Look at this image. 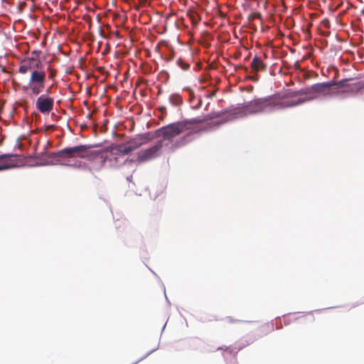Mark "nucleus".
<instances>
[{"label":"nucleus","mask_w":364,"mask_h":364,"mask_svg":"<svg viewBox=\"0 0 364 364\" xmlns=\"http://www.w3.org/2000/svg\"><path fill=\"white\" fill-rule=\"evenodd\" d=\"M305 102L304 99H296L294 96L273 95L265 97L254 99L248 102L244 103L242 107L234 109L231 112H227L220 114L223 119L217 123L215 126H219L229 120L233 119L237 114H255L261 113L266 110L274 109H285L294 107Z\"/></svg>","instance_id":"nucleus-1"},{"label":"nucleus","mask_w":364,"mask_h":364,"mask_svg":"<svg viewBox=\"0 0 364 364\" xmlns=\"http://www.w3.org/2000/svg\"><path fill=\"white\" fill-rule=\"evenodd\" d=\"M91 145L81 144L72 147H66L57 152L50 154L49 157L53 159L55 163L62 164L65 159L71 158H87L90 160H100V168L106 161L107 156H104L102 151H90Z\"/></svg>","instance_id":"nucleus-2"},{"label":"nucleus","mask_w":364,"mask_h":364,"mask_svg":"<svg viewBox=\"0 0 364 364\" xmlns=\"http://www.w3.org/2000/svg\"><path fill=\"white\" fill-rule=\"evenodd\" d=\"M220 117V114L212 113L203 117H198L190 119L176 122L157 129L156 134L157 136H162L164 140L169 141L186 131L193 130L194 125L196 124H202L214 118H219Z\"/></svg>","instance_id":"nucleus-3"},{"label":"nucleus","mask_w":364,"mask_h":364,"mask_svg":"<svg viewBox=\"0 0 364 364\" xmlns=\"http://www.w3.org/2000/svg\"><path fill=\"white\" fill-rule=\"evenodd\" d=\"M31 72L28 87L34 95L40 94L45 88L46 73L41 61H37L34 65H20L18 72L26 74Z\"/></svg>","instance_id":"nucleus-4"},{"label":"nucleus","mask_w":364,"mask_h":364,"mask_svg":"<svg viewBox=\"0 0 364 364\" xmlns=\"http://www.w3.org/2000/svg\"><path fill=\"white\" fill-rule=\"evenodd\" d=\"M163 146L162 140L158 141L153 146L146 149L145 150L139 151L136 154V160L137 164H143L151 161L156 157L159 156L161 154V150Z\"/></svg>","instance_id":"nucleus-5"},{"label":"nucleus","mask_w":364,"mask_h":364,"mask_svg":"<svg viewBox=\"0 0 364 364\" xmlns=\"http://www.w3.org/2000/svg\"><path fill=\"white\" fill-rule=\"evenodd\" d=\"M348 80H341L337 83H318L313 85L311 88L306 89L305 93H320L323 95H329L333 86L343 87Z\"/></svg>","instance_id":"nucleus-6"},{"label":"nucleus","mask_w":364,"mask_h":364,"mask_svg":"<svg viewBox=\"0 0 364 364\" xmlns=\"http://www.w3.org/2000/svg\"><path fill=\"white\" fill-rule=\"evenodd\" d=\"M54 101L52 97L42 95L38 97L36 102V109L41 113H49L53 110Z\"/></svg>","instance_id":"nucleus-7"},{"label":"nucleus","mask_w":364,"mask_h":364,"mask_svg":"<svg viewBox=\"0 0 364 364\" xmlns=\"http://www.w3.org/2000/svg\"><path fill=\"white\" fill-rule=\"evenodd\" d=\"M18 157L17 154H5L0 155V171L7 170L16 166L13 158Z\"/></svg>","instance_id":"nucleus-8"},{"label":"nucleus","mask_w":364,"mask_h":364,"mask_svg":"<svg viewBox=\"0 0 364 364\" xmlns=\"http://www.w3.org/2000/svg\"><path fill=\"white\" fill-rule=\"evenodd\" d=\"M250 65L252 73L254 74L252 76L250 77V79L254 82H257V73L260 71H264L267 68V66L261 60V58L257 55L254 57Z\"/></svg>","instance_id":"nucleus-9"},{"label":"nucleus","mask_w":364,"mask_h":364,"mask_svg":"<svg viewBox=\"0 0 364 364\" xmlns=\"http://www.w3.org/2000/svg\"><path fill=\"white\" fill-rule=\"evenodd\" d=\"M150 140L146 135L141 136L139 139H132L127 142V145L132 149V151L136 150L146 141Z\"/></svg>","instance_id":"nucleus-10"},{"label":"nucleus","mask_w":364,"mask_h":364,"mask_svg":"<svg viewBox=\"0 0 364 364\" xmlns=\"http://www.w3.org/2000/svg\"><path fill=\"white\" fill-rule=\"evenodd\" d=\"M187 17L189 18L193 26H196L200 21V17L196 12H190L187 14Z\"/></svg>","instance_id":"nucleus-11"},{"label":"nucleus","mask_w":364,"mask_h":364,"mask_svg":"<svg viewBox=\"0 0 364 364\" xmlns=\"http://www.w3.org/2000/svg\"><path fill=\"white\" fill-rule=\"evenodd\" d=\"M37 61H41L38 58H36L35 55H33V52L31 53V56L28 57L26 60H24L22 62L21 65H34Z\"/></svg>","instance_id":"nucleus-12"},{"label":"nucleus","mask_w":364,"mask_h":364,"mask_svg":"<svg viewBox=\"0 0 364 364\" xmlns=\"http://www.w3.org/2000/svg\"><path fill=\"white\" fill-rule=\"evenodd\" d=\"M169 100L171 103L175 106L181 105L183 102L182 98L178 95H171Z\"/></svg>","instance_id":"nucleus-13"},{"label":"nucleus","mask_w":364,"mask_h":364,"mask_svg":"<svg viewBox=\"0 0 364 364\" xmlns=\"http://www.w3.org/2000/svg\"><path fill=\"white\" fill-rule=\"evenodd\" d=\"M119 153L121 155H127L132 152V149L127 145V144H119Z\"/></svg>","instance_id":"nucleus-14"},{"label":"nucleus","mask_w":364,"mask_h":364,"mask_svg":"<svg viewBox=\"0 0 364 364\" xmlns=\"http://www.w3.org/2000/svg\"><path fill=\"white\" fill-rule=\"evenodd\" d=\"M119 144H112L109 146H108L105 151L110 152L112 154L114 155H121L119 153Z\"/></svg>","instance_id":"nucleus-15"},{"label":"nucleus","mask_w":364,"mask_h":364,"mask_svg":"<svg viewBox=\"0 0 364 364\" xmlns=\"http://www.w3.org/2000/svg\"><path fill=\"white\" fill-rule=\"evenodd\" d=\"M255 18H262V15L259 12L255 11L250 14L248 17L247 20L249 23H251Z\"/></svg>","instance_id":"nucleus-16"},{"label":"nucleus","mask_w":364,"mask_h":364,"mask_svg":"<svg viewBox=\"0 0 364 364\" xmlns=\"http://www.w3.org/2000/svg\"><path fill=\"white\" fill-rule=\"evenodd\" d=\"M33 55H35V58H38L39 60L45 58L43 53L39 50H33Z\"/></svg>","instance_id":"nucleus-17"},{"label":"nucleus","mask_w":364,"mask_h":364,"mask_svg":"<svg viewBox=\"0 0 364 364\" xmlns=\"http://www.w3.org/2000/svg\"><path fill=\"white\" fill-rule=\"evenodd\" d=\"M178 64L181 65L182 69L183 70H187L189 68V65L187 63H184L182 62L181 59L178 60Z\"/></svg>","instance_id":"nucleus-18"},{"label":"nucleus","mask_w":364,"mask_h":364,"mask_svg":"<svg viewBox=\"0 0 364 364\" xmlns=\"http://www.w3.org/2000/svg\"><path fill=\"white\" fill-rule=\"evenodd\" d=\"M55 75L56 72L51 69L50 70L49 79L53 80L55 77Z\"/></svg>","instance_id":"nucleus-19"},{"label":"nucleus","mask_w":364,"mask_h":364,"mask_svg":"<svg viewBox=\"0 0 364 364\" xmlns=\"http://www.w3.org/2000/svg\"><path fill=\"white\" fill-rule=\"evenodd\" d=\"M110 51V47H104V50L102 52V55H106Z\"/></svg>","instance_id":"nucleus-20"},{"label":"nucleus","mask_w":364,"mask_h":364,"mask_svg":"<svg viewBox=\"0 0 364 364\" xmlns=\"http://www.w3.org/2000/svg\"><path fill=\"white\" fill-rule=\"evenodd\" d=\"M143 52H144L145 55H146V57H148V58L151 57V53H150V51H149V49H147V48H144V49L143 50Z\"/></svg>","instance_id":"nucleus-21"},{"label":"nucleus","mask_w":364,"mask_h":364,"mask_svg":"<svg viewBox=\"0 0 364 364\" xmlns=\"http://www.w3.org/2000/svg\"><path fill=\"white\" fill-rule=\"evenodd\" d=\"M201 104H202V100L200 99L198 103L196 104V105L193 106V109H198L201 106Z\"/></svg>","instance_id":"nucleus-22"},{"label":"nucleus","mask_w":364,"mask_h":364,"mask_svg":"<svg viewBox=\"0 0 364 364\" xmlns=\"http://www.w3.org/2000/svg\"><path fill=\"white\" fill-rule=\"evenodd\" d=\"M159 110L161 111V113H164L166 112V107H161L159 108Z\"/></svg>","instance_id":"nucleus-23"},{"label":"nucleus","mask_w":364,"mask_h":364,"mask_svg":"<svg viewBox=\"0 0 364 364\" xmlns=\"http://www.w3.org/2000/svg\"><path fill=\"white\" fill-rule=\"evenodd\" d=\"M155 48V51L157 52V53H159V48L160 47H158V46H156L154 47Z\"/></svg>","instance_id":"nucleus-24"},{"label":"nucleus","mask_w":364,"mask_h":364,"mask_svg":"<svg viewBox=\"0 0 364 364\" xmlns=\"http://www.w3.org/2000/svg\"><path fill=\"white\" fill-rule=\"evenodd\" d=\"M290 49H291V51L292 53H294V52H295L294 49H293V48H292V47H290Z\"/></svg>","instance_id":"nucleus-25"},{"label":"nucleus","mask_w":364,"mask_h":364,"mask_svg":"<svg viewBox=\"0 0 364 364\" xmlns=\"http://www.w3.org/2000/svg\"><path fill=\"white\" fill-rule=\"evenodd\" d=\"M100 48H101L100 46H98V47L97 48V51H99V50H100Z\"/></svg>","instance_id":"nucleus-26"},{"label":"nucleus","mask_w":364,"mask_h":364,"mask_svg":"<svg viewBox=\"0 0 364 364\" xmlns=\"http://www.w3.org/2000/svg\"><path fill=\"white\" fill-rule=\"evenodd\" d=\"M326 22L328 23V20H326V22H325V21H323V24L326 25Z\"/></svg>","instance_id":"nucleus-27"},{"label":"nucleus","mask_w":364,"mask_h":364,"mask_svg":"<svg viewBox=\"0 0 364 364\" xmlns=\"http://www.w3.org/2000/svg\"><path fill=\"white\" fill-rule=\"evenodd\" d=\"M326 22L328 23V20H326V22H325V21H323V24L326 25Z\"/></svg>","instance_id":"nucleus-28"},{"label":"nucleus","mask_w":364,"mask_h":364,"mask_svg":"<svg viewBox=\"0 0 364 364\" xmlns=\"http://www.w3.org/2000/svg\"><path fill=\"white\" fill-rule=\"evenodd\" d=\"M170 52H171V53H173V49H172V47H171V49H170Z\"/></svg>","instance_id":"nucleus-29"},{"label":"nucleus","mask_w":364,"mask_h":364,"mask_svg":"<svg viewBox=\"0 0 364 364\" xmlns=\"http://www.w3.org/2000/svg\"><path fill=\"white\" fill-rule=\"evenodd\" d=\"M244 48H245L246 50H247L249 47L245 46Z\"/></svg>","instance_id":"nucleus-30"},{"label":"nucleus","mask_w":364,"mask_h":364,"mask_svg":"<svg viewBox=\"0 0 364 364\" xmlns=\"http://www.w3.org/2000/svg\"><path fill=\"white\" fill-rule=\"evenodd\" d=\"M52 127H53V125H50L48 127L49 129H51Z\"/></svg>","instance_id":"nucleus-31"},{"label":"nucleus","mask_w":364,"mask_h":364,"mask_svg":"<svg viewBox=\"0 0 364 364\" xmlns=\"http://www.w3.org/2000/svg\"><path fill=\"white\" fill-rule=\"evenodd\" d=\"M85 127H86V125L82 126V129H84Z\"/></svg>","instance_id":"nucleus-32"}]
</instances>
